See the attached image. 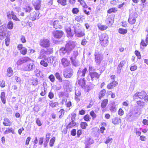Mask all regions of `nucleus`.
Wrapping results in <instances>:
<instances>
[{
	"label": "nucleus",
	"instance_id": "a19ab883",
	"mask_svg": "<svg viewBox=\"0 0 148 148\" xmlns=\"http://www.w3.org/2000/svg\"><path fill=\"white\" fill-rule=\"evenodd\" d=\"M54 75L57 79L59 80L60 82H62V77L59 73L58 72L56 73Z\"/></svg>",
	"mask_w": 148,
	"mask_h": 148
},
{
	"label": "nucleus",
	"instance_id": "0e129e2a",
	"mask_svg": "<svg viewBox=\"0 0 148 148\" xmlns=\"http://www.w3.org/2000/svg\"><path fill=\"white\" fill-rule=\"evenodd\" d=\"M126 63V61L125 60H122L120 62V64L119 65L121 66L122 67H123L125 64Z\"/></svg>",
	"mask_w": 148,
	"mask_h": 148
},
{
	"label": "nucleus",
	"instance_id": "e433bc0d",
	"mask_svg": "<svg viewBox=\"0 0 148 148\" xmlns=\"http://www.w3.org/2000/svg\"><path fill=\"white\" fill-rule=\"evenodd\" d=\"M93 140L92 139L90 138L86 139V144L87 145H90L93 143Z\"/></svg>",
	"mask_w": 148,
	"mask_h": 148
},
{
	"label": "nucleus",
	"instance_id": "ddd939ff",
	"mask_svg": "<svg viewBox=\"0 0 148 148\" xmlns=\"http://www.w3.org/2000/svg\"><path fill=\"white\" fill-rule=\"evenodd\" d=\"M18 49L20 51V53L23 55H25L27 53V49L25 47H23V45L21 44H19L18 45L17 47Z\"/></svg>",
	"mask_w": 148,
	"mask_h": 148
},
{
	"label": "nucleus",
	"instance_id": "3c124183",
	"mask_svg": "<svg viewBox=\"0 0 148 148\" xmlns=\"http://www.w3.org/2000/svg\"><path fill=\"white\" fill-rule=\"evenodd\" d=\"M55 140V137H53L50 140L49 143V145L51 147H52L54 144Z\"/></svg>",
	"mask_w": 148,
	"mask_h": 148
},
{
	"label": "nucleus",
	"instance_id": "864d4df0",
	"mask_svg": "<svg viewBox=\"0 0 148 148\" xmlns=\"http://www.w3.org/2000/svg\"><path fill=\"white\" fill-rule=\"evenodd\" d=\"M84 119L85 121H88L90 120L91 118L89 115L87 114L84 116Z\"/></svg>",
	"mask_w": 148,
	"mask_h": 148
},
{
	"label": "nucleus",
	"instance_id": "2eb2a0df",
	"mask_svg": "<svg viewBox=\"0 0 148 148\" xmlns=\"http://www.w3.org/2000/svg\"><path fill=\"white\" fill-rule=\"evenodd\" d=\"M52 33L54 37L57 38H60L62 37L63 35V32L61 31H54Z\"/></svg>",
	"mask_w": 148,
	"mask_h": 148
},
{
	"label": "nucleus",
	"instance_id": "9b49d317",
	"mask_svg": "<svg viewBox=\"0 0 148 148\" xmlns=\"http://www.w3.org/2000/svg\"><path fill=\"white\" fill-rule=\"evenodd\" d=\"M41 16V15H40L39 12H34L30 14L31 20L34 21L36 19H38Z\"/></svg>",
	"mask_w": 148,
	"mask_h": 148
},
{
	"label": "nucleus",
	"instance_id": "603ef678",
	"mask_svg": "<svg viewBox=\"0 0 148 148\" xmlns=\"http://www.w3.org/2000/svg\"><path fill=\"white\" fill-rule=\"evenodd\" d=\"M49 79L52 82H53L55 81V78L53 75L51 74L48 77Z\"/></svg>",
	"mask_w": 148,
	"mask_h": 148
},
{
	"label": "nucleus",
	"instance_id": "6ab92c4d",
	"mask_svg": "<svg viewBox=\"0 0 148 148\" xmlns=\"http://www.w3.org/2000/svg\"><path fill=\"white\" fill-rule=\"evenodd\" d=\"M114 22L113 19L111 16H108L106 20V24L108 26L111 25Z\"/></svg>",
	"mask_w": 148,
	"mask_h": 148
},
{
	"label": "nucleus",
	"instance_id": "f3484780",
	"mask_svg": "<svg viewBox=\"0 0 148 148\" xmlns=\"http://www.w3.org/2000/svg\"><path fill=\"white\" fill-rule=\"evenodd\" d=\"M87 72V69L85 68L83 69H79L77 72V75L78 76L77 79H78L79 77L81 76H84L85 73Z\"/></svg>",
	"mask_w": 148,
	"mask_h": 148
},
{
	"label": "nucleus",
	"instance_id": "4d7b16f0",
	"mask_svg": "<svg viewBox=\"0 0 148 148\" xmlns=\"http://www.w3.org/2000/svg\"><path fill=\"white\" fill-rule=\"evenodd\" d=\"M137 67L136 66L133 65L130 68V70L131 71H134L137 69Z\"/></svg>",
	"mask_w": 148,
	"mask_h": 148
},
{
	"label": "nucleus",
	"instance_id": "052dcab7",
	"mask_svg": "<svg viewBox=\"0 0 148 148\" xmlns=\"http://www.w3.org/2000/svg\"><path fill=\"white\" fill-rule=\"evenodd\" d=\"M78 54V52L77 51H74L73 53V55L71 57L73 58L74 59H75L76 58Z\"/></svg>",
	"mask_w": 148,
	"mask_h": 148
},
{
	"label": "nucleus",
	"instance_id": "f704fd0d",
	"mask_svg": "<svg viewBox=\"0 0 148 148\" xmlns=\"http://www.w3.org/2000/svg\"><path fill=\"white\" fill-rule=\"evenodd\" d=\"M53 26L54 28L56 29L60 28V26L58 20H56L54 21L53 23Z\"/></svg>",
	"mask_w": 148,
	"mask_h": 148
},
{
	"label": "nucleus",
	"instance_id": "4be33fe9",
	"mask_svg": "<svg viewBox=\"0 0 148 148\" xmlns=\"http://www.w3.org/2000/svg\"><path fill=\"white\" fill-rule=\"evenodd\" d=\"M13 71L11 67H9L7 70L6 76L8 77H10L13 75Z\"/></svg>",
	"mask_w": 148,
	"mask_h": 148
},
{
	"label": "nucleus",
	"instance_id": "39448f33",
	"mask_svg": "<svg viewBox=\"0 0 148 148\" xmlns=\"http://www.w3.org/2000/svg\"><path fill=\"white\" fill-rule=\"evenodd\" d=\"M103 58V56L97 51L95 53V60L96 64L97 65H100Z\"/></svg>",
	"mask_w": 148,
	"mask_h": 148
},
{
	"label": "nucleus",
	"instance_id": "aec40b11",
	"mask_svg": "<svg viewBox=\"0 0 148 148\" xmlns=\"http://www.w3.org/2000/svg\"><path fill=\"white\" fill-rule=\"evenodd\" d=\"M61 62L62 64L64 67L68 66L70 64L69 61L66 58H63L61 60Z\"/></svg>",
	"mask_w": 148,
	"mask_h": 148
},
{
	"label": "nucleus",
	"instance_id": "79ce46f5",
	"mask_svg": "<svg viewBox=\"0 0 148 148\" xmlns=\"http://www.w3.org/2000/svg\"><path fill=\"white\" fill-rule=\"evenodd\" d=\"M115 104L114 102H113L112 103V106L110 108V111L112 112H115L116 111V108L114 105Z\"/></svg>",
	"mask_w": 148,
	"mask_h": 148
},
{
	"label": "nucleus",
	"instance_id": "b1692460",
	"mask_svg": "<svg viewBox=\"0 0 148 148\" xmlns=\"http://www.w3.org/2000/svg\"><path fill=\"white\" fill-rule=\"evenodd\" d=\"M3 124L5 126H10L11 125V122L9 119L5 118L4 119Z\"/></svg>",
	"mask_w": 148,
	"mask_h": 148
},
{
	"label": "nucleus",
	"instance_id": "5701e85b",
	"mask_svg": "<svg viewBox=\"0 0 148 148\" xmlns=\"http://www.w3.org/2000/svg\"><path fill=\"white\" fill-rule=\"evenodd\" d=\"M23 9L25 12H30L31 11L33 10V8L29 5L27 4L23 8Z\"/></svg>",
	"mask_w": 148,
	"mask_h": 148
},
{
	"label": "nucleus",
	"instance_id": "37998d69",
	"mask_svg": "<svg viewBox=\"0 0 148 148\" xmlns=\"http://www.w3.org/2000/svg\"><path fill=\"white\" fill-rule=\"evenodd\" d=\"M7 27L10 29H12L13 27V22L11 21H9L8 23Z\"/></svg>",
	"mask_w": 148,
	"mask_h": 148
},
{
	"label": "nucleus",
	"instance_id": "6e6552de",
	"mask_svg": "<svg viewBox=\"0 0 148 148\" xmlns=\"http://www.w3.org/2000/svg\"><path fill=\"white\" fill-rule=\"evenodd\" d=\"M138 16L137 14L135 12L131 13L129 15L128 19V22L131 24H133L135 23L136 22V18Z\"/></svg>",
	"mask_w": 148,
	"mask_h": 148
},
{
	"label": "nucleus",
	"instance_id": "338daca9",
	"mask_svg": "<svg viewBox=\"0 0 148 148\" xmlns=\"http://www.w3.org/2000/svg\"><path fill=\"white\" fill-rule=\"evenodd\" d=\"M5 45L8 46L9 45L10 39L8 37H6L5 40Z\"/></svg>",
	"mask_w": 148,
	"mask_h": 148
},
{
	"label": "nucleus",
	"instance_id": "a211bd4d",
	"mask_svg": "<svg viewBox=\"0 0 148 148\" xmlns=\"http://www.w3.org/2000/svg\"><path fill=\"white\" fill-rule=\"evenodd\" d=\"M66 30L67 33V36L69 37H72L75 34V31L71 30L70 27L66 28Z\"/></svg>",
	"mask_w": 148,
	"mask_h": 148
},
{
	"label": "nucleus",
	"instance_id": "412c9836",
	"mask_svg": "<svg viewBox=\"0 0 148 148\" xmlns=\"http://www.w3.org/2000/svg\"><path fill=\"white\" fill-rule=\"evenodd\" d=\"M117 84L118 83L114 81H113L112 83L108 85L107 88L108 89H111L114 87L116 86Z\"/></svg>",
	"mask_w": 148,
	"mask_h": 148
},
{
	"label": "nucleus",
	"instance_id": "a878e982",
	"mask_svg": "<svg viewBox=\"0 0 148 148\" xmlns=\"http://www.w3.org/2000/svg\"><path fill=\"white\" fill-rule=\"evenodd\" d=\"M63 75L64 77L66 78H69L72 76L73 72L71 71H68L67 72H65Z\"/></svg>",
	"mask_w": 148,
	"mask_h": 148
},
{
	"label": "nucleus",
	"instance_id": "ea45409f",
	"mask_svg": "<svg viewBox=\"0 0 148 148\" xmlns=\"http://www.w3.org/2000/svg\"><path fill=\"white\" fill-rule=\"evenodd\" d=\"M78 1L80 3L82 6L84 8H86L88 6L84 0H78Z\"/></svg>",
	"mask_w": 148,
	"mask_h": 148
},
{
	"label": "nucleus",
	"instance_id": "5fc2aeb1",
	"mask_svg": "<svg viewBox=\"0 0 148 148\" xmlns=\"http://www.w3.org/2000/svg\"><path fill=\"white\" fill-rule=\"evenodd\" d=\"M32 83L33 85L36 86L38 84V81L36 79H33Z\"/></svg>",
	"mask_w": 148,
	"mask_h": 148
},
{
	"label": "nucleus",
	"instance_id": "c03bdc74",
	"mask_svg": "<svg viewBox=\"0 0 148 148\" xmlns=\"http://www.w3.org/2000/svg\"><path fill=\"white\" fill-rule=\"evenodd\" d=\"M45 60H41L40 62V64L41 65L43 66L44 67H47L48 66V64L47 63Z\"/></svg>",
	"mask_w": 148,
	"mask_h": 148
},
{
	"label": "nucleus",
	"instance_id": "8fccbe9b",
	"mask_svg": "<svg viewBox=\"0 0 148 148\" xmlns=\"http://www.w3.org/2000/svg\"><path fill=\"white\" fill-rule=\"evenodd\" d=\"M117 11L116 8H112L109 9L108 11V13H111L112 12L115 13Z\"/></svg>",
	"mask_w": 148,
	"mask_h": 148
},
{
	"label": "nucleus",
	"instance_id": "bb28decb",
	"mask_svg": "<svg viewBox=\"0 0 148 148\" xmlns=\"http://www.w3.org/2000/svg\"><path fill=\"white\" fill-rule=\"evenodd\" d=\"M121 122V119L118 117L114 118L112 121V123L114 124H118Z\"/></svg>",
	"mask_w": 148,
	"mask_h": 148
},
{
	"label": "nucleus",
	"instance_id": "13d9d810",
	"mask_svg": "<svg viewBox=\"0 0 148 148\" xmlns=\"http://www.w3.org/2000/svg\"><path fill=\"white\" fill-rule=\"evenodd\" d=\"M20 40L23 43H25L26 42L25 38V37L23 35H22L21 36Z\"/></svg>",
	"mask_w": 148,
	"mask_h": 148
},
{
	"label": "nucleus",
	"instance_id": "20e7f679",
	"mask_svg": "<svg viewBox=\"0 0 148 148\" xmlns=\"http://www.w3.org/2000/svg\"><path fill=\"white\" fill-rule=\"evenodd\" d=\"M93 68L92 67H90L89 68V75L91 77L92 80H93L94 78L98 79L99 78L101 75L102 73V70H99L100 73L98 72L92 71Z\"/></svg>",
	"mask_w": 148,
	"mask_h": 148
},
{
	"label": "nucleus",
	"instance_id": "c9c22d12",
	"mask_svg": "<svg viewBox=\"0 0 148 148\" xmlns=\"http://www.w3.org/2000/svg\"><path fill=\"white\" fill-rule=\"evenodd\" d=\"M118 32L122 34H124L127 32V30L122 28H120L118 29Z\"/></svg>",
	"mask_w": 148,
	"mask_h": 148
},
{
	"label": "nucleus",
	"instance_id": "bf43d9fd",
	"mask_svg": "<svg viewBox=\"0 0 148 148\" xmlns=\"http://www.w3.org/2000/svg\"><path fill=\"white\" fill-rule=\"evenodd\" d=\"M135 53L136 56H137L138 58L139 59H140L141 58V56L140 53L138 51L136 50L135 52Z\"/></svg>",
	"mask_w": 148,
	"mask_h": 148
},
{
	"label": "nucleus",
	"instance_id": "cd10ccee",
	"mask_svg": "<svg viewBox=\"0 0 148 148\" xmlns=\"http://www.w3.org/2000/svg\"><path fill=\"white\" fill-rule=\"evenodd\" d=\"M98 27L99 29L102 31L105 30L108 28L107 26L103 25L101 24H98Z\"/></svg>",
	"mask_w": 148,
	"mask_h": 148
},
{
	"label": "nucleus",
	"instance_id": "0eeeda50",
	"mask_svg": "<svg viewBox=\"0 0 148 148\" xmlns=\"http://www.w3.org/2000/svg\"><path fill=\"white\" fill-rule=\"evenodd\" d=\"M75 45V43L74 42L72 41L68 42L66 44L65 46L67 52L70 53L74 48Z\"/></svg>",
	"mask_w": 148,
	"mask_h": 148
},
{
	"label": "nucleus",
	"instance_id": "f257e3e1",
	"mask_svg": "<svg viewBox=\"0 0 148 148\" xmlns=\"http://www.w3.org/2000/svg\"><path fill=\"white\" fill-rule=\"evenodd\" d=\"M75 36L78 37H82L85 35L84 30H82V27L79 23L74 26Z\"/></svg>",
	"mask_w": 148,
	"mask_h": 148
},
{
	"label": "nucleus",
	"instance_id": "6e6d98bb",
	"mask_svg": "<svg viewBox=\"0 0 148 148\" xmlns=\"http://www.w3.org/2000/svg\"><path fill=\"white\" fill-rule=\"evenodd\" d=\"M137 103L138 105L141 106H143L145 104L144 102L140 101H137Z\"/></svg>",
	"mask_w": 148,
	"mask_h": 148
},
{
	"label": "nucleus",
	"instance_id": "09e8293b",
	"mask_svg": "<svg viewBox=\"0 0 148 148\" xmlns=\"http://www.w3.org/2000/svg\"><path fill=\"white\" fill-rule=\"evenodd\" d=\"M58 103L57 102H53L52 101H50L49 105L52 108H54L58 105Z\"/></svg>",
	"mask_w": 148,
	"mask_h": 148
},
{
	"label": "nucleus",
	"instance_id": "f03ea898",
	"mask_svg": "<svg viewBox=\"0 0 148 148\" xmlns=\"http://www.w3.org/2000/svg\"><path fill=\"white\" fill-rule=\"evenodd\" d=\"M133 97L134 100L139 98L143 99L145 101H148V95L144 91L136 92L133 95Z\"/></svg>",
	"mask_w": 148,
	"mask_h": 148
},
{
	"label": "nucleus",
	"instance_id": "c85d7f7f",
	"mask_svg": "<svg viewBox=\"0 0 148 148\" xmlns=\"http://www.w3.org/2000/svg\"><path fill=\"white\" fill-rule=\"evenodd\" d=\"M0 97L2 103L4 104L6 102V99L5 94L4 92H2L1 93Z\"/></svg>",
	"mask_w": 148,
	"mask_h": 148
},
{
	"label": "nucleus",
	"instance_id": "1a4fd4ad",
	"mask_svg": "<svg viewBox=\"0 0 148 148\" xmlns=\"http://www.w3.org/2000/svg\"><path fill=\"white\" fill-rule=\"evenodd\" d=\"M40 45L43 47L47 48L50 45V42L49 40L47 39H41L40 41Z\"/></svg>",
	"mask_w": 148,
	"mask_h": 148
},
{
	"label": "nucleus",
	"instance_id": "7ed1b4c3",
	"mask_svg": "<svg viewBox=\"0 0 148 148\" xmlns=\"http://www.w3.org/2000/svg\"><path fill=\"white\" fill-rule=\"evenodd\" d=\"M100 43L101 45L103 47L107 46L108 43V37L106 34H101L99 37Z\"/></svg>",
	"mask_w": 148,
	"mask_h": 148
},
{
	"label": "nucleus",
	"instance_id": "423d86ee",
	"mask_svg": "<svg viewBox=\"0 0 148 148\" xmlns=\"http://www.w3.org/2000/svg\"><path fill=\"white\" fill-rule=\"evenodd\" d=\"M27 62L28 63L23 67V69L25 71H28L33 70L34 65L33 61L31 59L30 60Z\"/></svg>",
	"mask_w": 148,
	"mask_h": 148
},
{
	"label": "nucleus",
	"instance_id": "680f3d73",
	"mask_svg": "<svg viewBox=\"0 0 148 148\" xmlns=\"http://www.w3.org/2000/svg\"><path fill=\"white\" fill-rule=\"evenodd\" d=\"M112 138H107L106 139V140L105 142V143L107 144L111 143L112 142Z\"/></svg>",
	"mask_w": 148,
	"mask_h": 148
},
{
	"label": "nucleus",
	"instance_id": "de8ad7c7",
	"mask_svg": "<svg viewBox=\"0 0 148 148\" xmlns=\"http://www.w3.org/2000/svg\"><path fill=\"white\" fill-rule=\"evenodd\" d=\"M76 125V123L74 121L70 122L68 125L67 127L68 128H72Z\"/></svg>",
	"mask_w": 148,
	"mask_h": 148
},
{
	"label": "nucleus",
	"instance_id": "49530a36",
	"mask_svg": "<svg viewBox=\"0 0 148 148\" xmlns=\"http://www.w3.org/2000/svg\"><path fill=\"white\" fill-rule=\"evenodd\" d=\"M57 2L62 5L64 6L66 4V0H58Z\"/></svg>",
	"mask_w": 148,
	"mask_h": 148
},
{
	"label": "nucleus",
	"instance_id": "7c9ffc66",
	"mask_svg": "<svg viewBox=\"0 0 148 148\" xmlns=\"http://www.w3.org/2000/svg\"><path fill=\"white\" fill-rule=\"evenodd\" d=\"M108 99H105L103 100L101 103V108L103 109L108 104Z\"/></svg>",
	"mask_w": 148,
	"mask_h": 148
},
{
	"label": "nucleus",
	"instance_id": "2f4dec72",
	"mask_svg": "<svg viewBox=\"0 0 148 148\" xmlns=\"http://www.w3.org/2000/svg\"><path fill=\"white\" fill-rule=\"evenodd\" d=\"M70 59L73 64L75 66H77L79 65V62L77 60H75V59H74L73 57H71Z\"/></svg>",
	"mask_w": 148,
	"mask_h": 148
},
{
	"label": "nucleus",
	"instance_id": "4c0bfd02",
	"mask_svg": "<svg viewBox=\"0 0 148 148\" xmlns=\"http://www.w3.org/2000/svg\"><path fill=\"white\" fill-rule=\"evenodd\" d=\"M11 15L12 18L13 20L16 21H20V20L14 14V13L13 11H11Z\"/></svg>",
	"mask_w": 148,
	"mask_h": 148
},
{
	"label": "nucleus",
	"instance_id": "58836bf2",
	"mask_svg": "<svg viewBox=\"0 0 148 148\" xmlns=\"http://www.w3.org/2000/svg\"><path fill=\"white\" fill-rule=\"evenodd\" d=\"M106 92V91L104 89L100 91L99 96V99H101L105 95Z\"/></svg>",
	"mask_w": 148,
	"mask_h": 148
},
{
	"label": "nucleus",
	"instance_id": "f8f14e48",
	"mask_svg": "<svg viewBox=\"0 0 148 148\" xmlns=\"http://www.w3.org/2000/svg\"><path fill=\"white\" fill-rule=\"evenodd\" d=\"M45 54H47V51L46 50L44 49H41L40 51L38 59L46 60V56L45 55Z\"/></svg>",
	"mask_w": 148,
	"mask_h": 148
},
{
	"label": "nucleus",
	"instance_id": "4468645a",
	"mask_svg": "<svg viewBox=\"0 0 148 148\" xmlns=\"http://www.w3.org/2000/svg\"><path fill=\"white\" fill-rule=\"evenodd\" d=\"M6 28L4 26L0 27V39H2L4 38L5 34Z\"/></svg>",
	"mask_w": 148,
	"mask_h": 148
},
{
	"label": "nucleus",
	"instance_id": "dca6fc26",
	"mask_svg": "<svg viewBox=\"0 0 148 148\" xmlns=\"http://www.w3.org/2000/svg\"><path fill=\"white\" fill-rule=\"evenodd\" d=\"M31 60V59L28 57H25L19 59L17 62V64L20 65L22 63L27 62L28 61Z\"/></svg>",
	"mask_w": 148,
	"mask_h": 148
},
{
	"label": "nucleus",
	"instance_id": "473e14b6",
	"mask_svg": "<svg viewBox=\"0 0 148 148\" xmlns=\"http://www.w3.org/2000/svg\"><path fill=\"white\" fill-rule=\"evenodd\" d=\"M12 132V134L14 133V130L12 128H8L4 132V134H6Z\"/></svg>",
	"mask_w": 148,
	"mask_h": 148
},
{
	"label": "nucleus",
	"instance_id": "72a5a7b5",
	"mask_svg": "<svg viewBox=\"0 0 148 148\" xmlns=\"http://www.w3.org/2000/svg\"><path fill=\"white\" fill-rule=\"evenodd\" d=\"M66 52H67L66 49L65 48L62 47L61 48L60 51V55H64Z\"/></svg>",
	"mask_w": 148,
	"mask_h": 148
},
{
	"label": "nucleus",
	"instance_id": "a18cd8bd",
	"mask_svg": "<svg viewBox=\"0 0 148 148\" xmlns=\"http://www.w3.org/2000/svg\"><path fill=\"white\" fill-rule=\"evenodd\" d=\"M80 125L81 128L83 129H85L86 128V127L88 126L87 123L84 122H81Z\"/></svg>",
	"mask_w": 148,
	"mask_h": 148
},
{
	"label": "nucleus",
	"instance_id": "69168bd1",
	"mask_svg": "<svg viewBox=\"0 0 148 148\" xmlns=\"http://www.w3.org/2000/svg\"><path fill=\"white\" fill-rule=\"evenodd\" d=\"M124 111L121 108L118 111V114L121 116H122L124 114Z\"/></svg>",
	"mask_w": 148,
	"mask_h": 148
},
{
	"label": "nucleus",
	"instance_id": "393cba45",
	"mask_svg": "<svg viewBox=\"0 0 148 148\" xmlns=\"http://www.w3.org/2000/svg\"><path fill=\"white\" fill-rule=\"evenodd\" d=\"M85 19L84 16L81 15L76 16L75 20L78 22L83 21Z\"/></svg>",
	"mask_w": 148,
	"mask_h": 148
},
{
	"label": "nucleus",
	"instance_id": "9d476101",
	"mask_svg": "<svg viewBox=\"0 0 148 148\" xmlns=\"http://www.w3.org/2000/svg\"><path fill=\"white\" fill-rule=\"evenodd\" d=\"M32 3L36 10H38L40 9L41 6V1L40 0H33Z\"/></svg>",
	"mask_w": 148,
	"mask_h": 148
},
{
	"label": "nucleus",
	"instance_id": "774afa93",
	"mask_svg": "<svg viewBox=\"0 0 148 148\" xmlns=\"http://www.w3.org/2000/svg\"><path fill=\"white\" fill-rule=\"evenodd\" d=\"M47 54L51 53L53 52V49L51 48H48L46 51Z\"/></svg>",
	"mask_w": 148,
	"mask_h": 148
},
{
	"label": "nucleus",
	"instance_id": "e2e57ef3",
	"mask_svg": "<svg viewBox=\"0 0 148 148\" xmlns=\"http://www.w3.org/2000/svg\"><path fill=\"white\" fill-rule=\"evenodd\" d=\"M122 67L118 65L117 69V73H120L121 71Z\"/></svg>",
	"mask_w": 148,
	"mask_h": 148
},
{
	"label": "nucleus",
	"instance_id": "c756f323",
	"mask_svg": "<svg viewBox=\"0 0 148 148\" xmlns=\"http://www.w3.org/2000/svg\"><path fill=\"white\" fill-rule=\"evenodd\" d=\"M78 79L77 82L79 86L82 88L83 87L85 84L84 79H80L79 80L78 79Z\"/></svg>",
	"mask_w": 148,
	"mask_h": 148
}]
</instances>
